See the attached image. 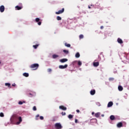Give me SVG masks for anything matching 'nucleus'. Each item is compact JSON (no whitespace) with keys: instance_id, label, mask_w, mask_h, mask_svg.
<instances>
[{"instance_id":"nucleus-1","label":"nucleus","mask_w":129,"mask_h":129,"mask_svg":"<svg viewBox=\"0 0 129 129\" xmlns=\"http://www.w3.org/2000/svg\"><path fill=\"white\" fill-rule=\"evenodd\" d=\"M30 68H31V69H33V70H37V69L39 68V64L38 63L32 64L30 66Z\"/></svg>"},{"instance_id":"nucleus-2","label":"nucleus","mask_w":129,"mask_h":129,"mask_svg":"<svg viewBox=\"0 0 129 129\" xmlns=\"http://www.w3.org/2000/svg\"><path fill=\"white\" fill-rule=\"evenodd\" d=\"M19 6H17L15 7V9L16 10V11H20V10H22V9H23V5L22 4V3H20L19 4Z\"/></svg>"},{"instance_id":"nucleus-3","label":"nucleus","mask_w":129,"mask_h":129,"mask_svg":"<svg viewBox=\"0 0 129 129\" xmlns=\"http://www.w3.org/2000/svg\"><path fill=\"white\" fill-rule=\"evenodd\" d=\"M55 127L56 129H61L62 128V125L60 123H56L55 124Z\"/></svg>"},{"instance_id":"nucleus-4","label":"nucleus","mask_w":129,"mask_h":129,"mask_svg":"<svg viewBox=\"0 0 129 129\" xmlns=\"http://www.w3.org/2000/svg\"><path fill=\"white\" fill-rule=\"evenodd\" d=\"M64 9L62 8L61 10H59L58 12H55L56 15H60V14H62L64 13Z\"/></svg>"},{"instance_id":"nucleus-5","label":"nucleus","mask_w":129,"mask_h":129,"mask_svg":"<svg viewBox=\"0 0 129 129\" xmlns=\"http://www.w3.org/2000/svg\"><path fill=\"white\" fill-rule=\"evenodd\" d=\"M59 69H65V68H67L68 67V64H65L64 66L60 65L59 66Z\"/></svg>"},{"instance_id":"nucleus-6","label":"nucleus","mask_w":129,"mask_h":129,"mask_svg":"<svg viewBox=\"0 0 129 129\" xmlns=\"http://www.w3.org/2000/svg\"><path fill=\"white\" fill-rule=\"evenodd\" d=\"M35 21L36 23H38V25L39 26H41V25L42 24V22H40V19L39 18H36L35 19Z\"/></svg>"},{"instance_id":"nucleus-7","label":"nucleus","mask_w":129,"mask_h":129,"mask_svg":"<svg viewBox=\"0 0 129 129\" xmlns=\"http://www.w3.org/2000/svg\"><path fill=\"white\" fill-rule=\"evenodd\" d=\"M0 12L1 13H4L5 12V6L3 5L0 6Z\"/></svg>"},{"instance_id":"nucleus-8","label":"nucleus","mask_w":129,"mask_h":129,"mask_svg":"<svg viewBox=\"0 0 129 129\" xmlns=\"http://www.w3.org/2000/svg\"><path fill=\"white\" fill-rule=\"evenodd\" d=\"M19 121L16 122V124L19 125L21 123V121H22V117L20 116L18 117Z\"/></svg>"},{"instance_id":"nucleus-9","label":"nucleus","mask_w":129,"mask_h":129,"mask_svg":"<svg viewBox=\"0 0 129 129\" xmlns=\"http://www.w3.org/2000/svg\"><path fill=\"white\" fill-rule=\"evenodd\" d=\"M60 109H62V110H67V108L64 106H59V107Z\"/></svg>"},{"instance_id":"nucleus-10","label":"nucleus","mask_w":129,"mask_h":129,"mask_svg":"<svg viewBox=\"0 0 129 129\" xmlns=\"http://www.w3.org/2000/svg\"><path fill=\"white\" fill-rule=\"evenodd\" d=\"M67 61H68L67 58H63L60 60V62L61 63H65V62H67Z\"/></svg>"},{"instance_id":"nucleus-11","label":"nucleus","mask_w":129,"mask_h":129,"mask_svg":"<svg viewBox=\"0 0 129 129\" xmlns=\"http://www.w3.org/2000/svg\"><path fill=\"white\" fill-rule=\"evenodd\" d=\"M112 105H113V103L112 102H109L108 103L107 107H111V106H112Z\"/></svg>"},{"instance_id":"nucleus-12","label":"nucleus","mask_w":129,"mask_h":129,"mask_svg":"<svg viewBox=\"0 0 129 129\" xmlns=\"http://www.w3.org/2000/svg\"><path fill=\"white\" fill-rule=\"evenodd\" d=\"M93 65L95 67H97L99 66V62H93Z\"/></svg>"},{"instance_id":"nucleus-13","label":"nucleus","mask_w":129,"mask_h":129,"mask_svg":"<svg viewBox=\"0 0 129 129\" xmlns=\"http://www.w3.org/2000/svg\"><path fill=\"white\" fill-rule=\"evenodd\" d=\"M117 42L119 44H122V43H123V41H122V40L120 38L117 39Z\"/></svg>"},{"instance_id":"nucleus-14","label":"nucleus","mask_w":129,"mask_h":129,"mask_svg":"<svg viewBox=\"0 0 129 129\" xmlns=\"http://www.w3.org/2000/svg\"><path fill=\"white\" fill-rule=\"evenodd\" d=\"M118 89L119 91H122V90H123V88L121 86H119Z\"/></svg>"},{"instance_id":"nucleus-15","label":"nucleus","mask_w":129,"mask_h":129,"mask_svg":"<svg viewBox=\"0 0 129 129\" xmlns=\"http://www.w3.org/2000/svg\"><path fill=\"white\" fill-rule=\"evenodd\" d=\"M90 94L91 95H94L95 94V90H93L90 91Z\"/></svg>"},{"instance_id":"nucleus-16","label":"nucleus","mask_w":129,"mask_h":129,"mask_svg":"<svg viewBox=\"0 0 129 129\" xmlns=\"http://www.w3.org/2000/svg\"><path fill=\"white\" fill-rule=\"evenodd\" d=\"M110 119L111 120H114V119H115V117H114V115H112L110 116Z\"/></svg>"},{"instance_id":"nucleus-17","label":"nucleus","mask_w":129,"mask_h":129,"mask_svg":"<svg viewBox=\"0 0 129 129\" xmlns=\"http://www.w3.org/2000/svg\"><path fill=\"white\" fill-rule=\"evenodd\" d=\"M117 127H121L122 126V122H119L117 124Z\"/></svg>"},{"instance_id":"nucleus-18","label":"nucleus","mask_w":129,"mask_h":129,"mask_svg":"<svg viewBox=\"0 0 129 129\" xmlns=\"http://www.w3.org/2000/svg\"><path fill=\"white\" fill-rule=\"evenodd\" d=\"M64 46H66V47H68V48H70V47H71V45L67 43H64Z\"/></svg>"},{"instance_id":"nucleus-19","label":"nucleus","mask_w":129,"mask_h":129,"mask_svg":"<svg viewBox=\"0 0 129 129\" xmlns=\"http://www.w3.org/2000/svg\"><path fill=\"white\" fill-rule=\"evenodd\" d=\"M63 53H64V54H66V55H68V54H69V51L67 50L63 49Z\"/></svg>"},{"instance_id":"nucleus-20","label":"nucleus","mask_w":129,"mask_h":129,"mask_svg":"<svg viewBox=\"0 0 129 129\" xmlns=\"http://www.w3.org/2000/svg\"><path fill=\"white\" fill-rule=\"evenodd\" d=\"M23 75L25 77H29V73H24L23 74Z\"/></svg>"},{"instance_id":"nucleus-21","label":"nucleus","mask_w":129,"mask_h":129,"mask_svg":"<svg viewBox=\"0 0 129 129\" xmlns=\"http://www.w3.org/2000/svg\"><path fill=\"white\" fill-rule=\"evenodd\" d=\"M76 58H79L80 57V53L79 52H77L75 55Z\"/></svg>"},{"instance_id":"nucleus-22","label":"nucleus","mask_w":129,"mask_h":129,"mask_svg":"<svg viewBox=\"0 0 129 129\" xmlns=\"http://www.w3.org/2000/svg\"><path fill=\"white\" fill-rule=\"evenodd\" d=\"M100 115V112H98L95 114V117H99Z\"/></svg>"},{"instance_id":"nucleus-23","label":"nucleus","mask_w":129,"mask_h":129,"mask_svg":"<svg viewBox=\"0 0 129 129\" xmlns=\"http://www.w3.org/2000/svg\"><path fill=\"white\" fill-rule=\"evenodd\" d=\"M58 57H59V55H58L57 54H53V55H52V58L53 59H55V58H58Z\"/></svg>"},{"instance_id":"nucleus-24","label":"nucleus","mask_w":129,"mask_h":129,"mask_svg":"<svg viewBox=\"0 0 129 129\" xmlns=\"http://www.w3.org/2000/svg\"><path fill=\"white\" fill-rule=\"evenodd\" d=\"M73 116H74L73 115L69 114V115H68V118H69L70 119H72V118H73Z\"/></svg>"},{"instance_id":"nucleus-25","label":"nucleus","mask_w":129,"mask_h":129,"mask_svg":"<svg viewBox=\"0 0 129 129\" xmlns=\"http://www.w3.org/2000/svg\"><path fill=\"white\" fill-rule=\"evenodd\" d=\"M56 20L57 21H61V20H62V18H61L60 16H57L56 17Z\"/></svg>"},{"instance_id":"nucleus-26","label":"nucleus","mask_w":129,"mask_h":129,"mask_svg":"<svg viewBox=\"0 0 129 129\" xmlns=\"http://www.w3.org/2000/svg\"><path fill=\"white\" fill-rule=\"evenodd\" d=\"M33 47L35 49H37L38 48V47H39V44H36L35 45H33Z\"/></svg>"},{"instance_id":"nucleus-27","label":"nucleus","mask_w":129,"mask_h":129,"mask_svg":"<svg viewBox=\"0 0 129 129\" xmlns=\"http://www.w3.org/2000/svg\"><path fill=\"white\" fill-rule=\"evenodd\" d=\"M78 64L79 65V66H81V65H82V62H81V61H78Z\"/></svg>"},{"instance_id":"nucleus-28","label":"nucleus","mask_w":129,"mask_h":129,"mask_svg":"<svg viewBox=\"0 0 129 129\" xmlns=\"http://www.w3.org/2000/svg\"><path fill=\"white\" fill-rule=\"evenodd\" d=\"M5 85H6V86H8V87H10V86H11V84H10L9 83H5Z\"/></svg>"},{"instance_id":"nucleus-29","label":"nucleus","mask_w":129,"mask_h":129,"mask_svg":"<svg viewBox=\"0 0 129 129\" xmlns=\"http://www.w3.org/2000/svg\"><path fill=\"white\" fill-rule=\"evenodd\" d=\"M79 38H80V39H83V38H84V36H83V35L81 34L79 36Z\"/></svg>"},{"instance_id":"nucleus-30","label":"nucleus","mask_w":129,"mask_h":129,"mask_svg":"<svg viewBox=\"0 0 129 129\" xmlns=\"http://www.w3.org/2000/svg\"><path fill=\"white\" fill-rule=\"evenodd\" d=\"M0 116L1 117H4V116H5V115H4V113L3 112L0 113Z\"/></svg>"},{"instance_id":"nucleus-31","label":"nucleus","mask_w":129,"mask_h":129,"mask_svg":"<svg viewBox=\"0 0 129 129\" xmlns=\"http://www.w3.org/2000/svg\"><path fill=\"white\" fill-rule=\"evenodd\" d=\"M109 81H113V80H114V78H110L109 79Z\"/></svg>"},{"instance_id":"nucleus-32","label":"nucleus","mask_w":129,"mask_h":129,"mask_svg":"<svg viewBox=\"0 0 129 129\" xmlns=\"http://www.w3.org/2000/svg\"><path fill=\"white\" fill-rule=\"evenodd\" d=\"M33 110H34L35 111V110H37V107H36V106H33Z\"/></svg>"},{"instance_id":"nucleus-33","label":"nucleus","mask_w":129,"mask_h":129,"mask_svg":"<svg viewBox=\"0 0 129 129\" xmlns=\"http://www.w3.org/2000/svg\"><path fill=\"white\" fill-rule=\"evenodd\" d=\"M47 71H48V72H52V69H47Z\"/></svg>"},{"instance_id":"nucleus-34","label":"nucleus","mask_w":129,"mask_h":129,"mask_svg":"<svg viewBox=\"0 0 129 129\" xmlns=\"http://www.w3.org/2000/svg\"><path fill=\"white\" fill-rule=\"evenodd\" d=\"M61 114H62V115H66V112H62Z\"/></svg>"},{"instance_id":"nucleus-35","label":"nucleus","mask_w":129,"mask_h":129,"mask_svg":"<svg viewBox=\"0 0 129 129\" xmlns=\"http://www.w3.org/2000/svg\"><path fill=\"white\" fill-rule=\"evenodd\" d=\"M40 119L41 120H43V119H44V117L42 116H40Z\"/></svg>"},{"instance_id":"nucleus-36","label":"nucleus","mask_w":129,"mask_h":129,"mask_svg":"<svg viewBox=\"0 0 129 129\" xmlns=\"http://www.w3.org/2000/svg\"><path fill=\"white\" fill-rule=\"evenodd\" d=\"M75 123H77L78 122V120L77 119H75Z\"/></svg>"},{"instance_id":"nucleus-37","label":"nucleus","mask_w":129,"mask_h":129,"mask_svg":"<svg viewBox=\"0 0 129 129\" xmlns=\"http://www.w3.org/2000/svg\"><path fill=\"white\" fill-rule=\"evenodd\" d=\"M18 104H20V105H22V104H23V102H22V101H19V103H18Z\"/></svg>"},{"instance_id":"nucleus-38","label":"nucleus","mask_w":129,"mask_h":129,"mask_svg":"<svg viewBox=\"0 0 129 129\" xmlns=\"http://www.w3.org/2000/svg\"><path fill=\"white\" fill-rule=\"evenodd\" d=\"M76 111H77V112L78 113H79L80 112V110H76Z\"/></svg>"},{"instance_id":"nucleus-39","label":"nucleus","mask_w":129,"mask_h":129,"mask_svg":"<svg viewBox=\"0 0 129 129\" xmlns=\"http://www.w3.org/2000/svg\"><path fill=\"white\" fill-rule=\"evenodd\" d=\"M39 116H40V115H39V114H38V115H37L36 116V118H37V117H39Z\"/></svg>"},{"instance_id":"nucleus-40","label":"nucleus","mask_w":129,"mask_h":129,"mask_svg":"<svg viewBox=\"0 0 129 129\" xmlns=\"http://www.w3.org/2000/svg\"><path fill=\"white\" fill-rule=\"evenodd\" d=\"M100 29H101V30H102V29H103V26H101Z\"/></svg>"},{"instance_id":"nucleus-41","label":"nucleus","mask_w":129,"mask_h":129,"mask_svg":"<svg viewBox=\"0 0 129 129\" xmlns=\"http://www.w3.org/2000/svg\"><path fill=\"white\" fill-rule=\"evenodd\" d=\"M88 8H89V9H91V7H90V6H89Z\"/></svg>"},{"instance_id":"nucleus-42","label":"nucleus","mask_w":129,"mask_h":129,"mask_svg":"<svg viewBox=\"0 0 129 129\" xmlns=\"http://www.w3.org/2000/svg\"><path fill=\"white\" fill-rule=\"evenodd\" d=\"M92 115H93V114H94V112H92Z\"/></svg>"},{"instance_id":"nucleus-43","label":"nucleus","mask_w":129,"mask_h":129,"mask_svg":"<svg viewBox=\"0 0 129 129\" xmlns=\"http://www.w3.org/2000/svg\"><path fill=\"white\" fill-rule=\"evenodd\" d=\"M101 116H102V117L104 116V114H102Z\"/></svg>"},{"instance_id":"nucleus-44","label":"nucleus","mask_w":129,"mask_h":129,"mask_svg":"<svg viewBox=\"0 0 129 129\" xmlns=\"http://www.w3.org/2000/svg\"><path fill=\"white\" fill-rule=\"evenodd\" d=\"M16 86V85H12V86Z\"/></svg>"},{"instance_id":"nucleus-45","label":"nucleus","mask_w":129,"mask_h":129,"mask_svg":"<svg viewBox=\"0 0 129 129\" xmlns=\"http://www.w3.org/2000/svg\"><path fill=\"white\" fill-rule=\"evenodd\" d=\"M0 64H2V61H1V60H0Z\"/></svg>"},{"instance_id":"nucleus-46","label":"nucleus","mask_w":129,"mask_h":129,"mask_svg":"<svg viewBox=\"0 0 129 129\" xmlns=\"http://www.w3.org/2000/svg\"><path fill=\"white\" fill-rule=\"evenodd\" d=\"M29 94H30V95H32V94H31V93H30Z\"/></svg>"}]
</instances>
